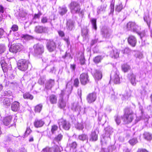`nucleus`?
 Wrapping results in <instances>:
<instances>
[{
    "label": "nucleus",
    "mask_w": 152,
    "mask_h": 152,
    "mask_svg": "<svg viewBox=\"0 0 152 152\" xmlns=\"http://www.w3.org/2000/svg\"><path fill=\"white\" fill-rule=\"evenodd\" d=\"M72 89V87L70 86L68 87V84L66 85L65 90L61 91L59 95L58 104V107L61 109L64 108L66 106V101L69 98V95L71 94Z\"/></svg>",
    "instance_id": "nucleus-1"
},
{
    "label": "nucleus",
    "mask_w": 152,
    "mask_h": 152,
    "mask_svg": "<svg viewBox=\"0 0 152 152\" xmlns=\"http://www.w3.org/2000/svg\"><path fill=\"white\" fill-rule=\"evenodd\" d=\"M134 116L135 115L131 109L129 108H126L124 110V113L122 120L124 124H128L132 122Z\"/></svg>",
    "instance_id": "nucleus-2"
},
{
    "label": "nucleus",
    "mask_w": 152,
    "mask_h": 152,
    "mask_svg": "<svg viewBox=\"0 0 152 152\" xmlns=\"http://www.w3.org/2000/svg\"><path fill=\"white\" fill-rule=\"evenodd\" d=\"M7 53L4 54V56H3V54L1 55L0 56V63L2 67V68L4 72H6L8 69L11 70V66L10 63H8L7 64L5 61L6 58Z\"/></svg>",
    "instance_id": "nucleus-3"
},
{
    "label": "nucleus",
    "mask_w": 152,
    "mask_h": 152,
    "mask_svg": "<svg viewBox=\"0 0 152 152\" xmlns=\"http://www.w3.org/2000/svg\"><path fill=\"white\" fill-rule=\"evenodd\" d=\"M71 12L72 14L78 13L80 10V4L77 1H73L69 5Z\"/></svg>",
    "instance_id": "nucleus-4"
},
{
    "label": "nucleus",
    "mask_w": 152,
    "mask_h": 152,
    "mask_svg": "<svg viewBox=\"0 0 152 152\" xmlns=\"http://www.w3.org/2000/svg\"><path fill=\"white\" fill-rule=\"evenodd\" d=\"M30 65V64L29 62L25 59L19 60L17 63L18 69L22 71H25L27 70Z\"/></svg>",
    "instance_id": "nucleus-5"
},
{
    "label": "nucleus",
    "mask_w": 152,
    "mask_h": 152,
    "mask_svg": "<svg viewBox=\"0 0 152 152\" xmlns=\"http://www.w3.org/2000/svg\"><path fill=\"white\" fill-rule=\"evenodd\" d=\"M58 123L60 128L61 127L65 130H69L70 128L71 124L69 122L62 118L58 120Z\"/></svg>",
    "instance_id": "nucleus-6"
},
{
    "label": "nucleus",
    "mask_w": 152,
    "mask_h": 152,
    "mask_svg": "<svg viewBox=\"0 0 152 152\" xmlns=\"http://www.w3.org/2000/svg\"><path fill=\"white\" fill-rule=\"evenodd\" d=\"M34 53L36 55H41L44 53V48L43 45L42 44L37 43L33 46Z\"/></svg>",
    "instance_id": "nucleus-7"
},
{
    "label": "nucleus",
    "mask_w": 152,
    "mask_h": 152,
    "mask_svg": "<svg viewBox=\"0 0 152 152\" xmlns=\"http://www.w3.org/2000/svg\"><path fill=\"white\" fill-rule=\"evenodd\" d=\"M126 26L128 30L134 32H137L140 29V27L134 22H129L127 24Z\"/></svg>",
    "instance_id": "nucleus-8"
},
{
    "label": "nucleus",
    "mask_w": 152,
    "mask_h": 152,
    "mask_svg": "<svg viewBox=\"0 0 152 152\" xmlns=\"http://www.w3.org/2000/svg\"><path fill=\"white\" fill-rule=\"evenodd\" d=\"M119 73L116 69H115L111 72L110 78L113 80L115 84H118L120 83V78L119 77Z\"/></svg>",
    "instance_id": "nucleus-9"
},
{
    "label": "nucleus",
    "mask_w": 152,
    "mask_h": 152,
    "mask_svg": "<svg viewBox=\"0 0 152 152\" xmlns=\"http://www.w3.org/2000/svg\"><path fill=\"white\" fill-rule=\"evenodd\" d=\"M105 132L104 135L103 136V138H102L101 142L103 143L104 142L106 143V142L105 141V140L106 138L107 139H110V136L111 134L113 132V129L110 126H108L105 129Z\"/></svg>",
    "instance_id": "nucleus-10"
},
{
    "label": "nucleus",
    "mask_w": 152,
    "mask_h": 152,
    "mask_svg": "<svg viewBox=\"0 0 152 152\" xmlns=\"http://www.w3.org/2000/svg\"><path fill=\"white\" fill-rule=\"evenodd\" d=\"M97 94L94 91L88 94L86 96V100L89 104L93 103L96 100Z\"/></svg>",
    "instance_id": "nucleus-11"
},
{
    "label": "nucleus",
    "mask_w": 152,
    "mask_h": 152,
    "mask_svg": "<svg viewBox=\"0 0 152 152\" xmlns=\"http://www.w3.org/2000/svg\"><path fill=\"white\" fill-rule=\"evenodd\" d=\"M80 79L81 83L85 85L89 82V78L87 73H83L80 75Z\"/></svg>",
    "instance_id": "nucleus-12"
},
{
    "label": "nucleus",
    "mask_w": 152,
    "mask_h": 152,
    "mask_svg": "<svg viewBox=\"0 0 152 152\" xmlns=\"http://www.w3.org/2000/svg\"><path fill=\"white\" fill-rule=\"evenodd\" d=\"M46 47L49 52H53L56 50V44L53 40H49L47 42Z\"/></svg>",
    "instance_id": "nucleus-13"
},
{
    "label": "nucleus",
    "mask_w": 152,
    "mask_h": 152,
    "mask_svg": "<svg viewBox=\"0 0 152 152\" xmlns=\"http://www.w3.org/2000/svg\"><path fill=\"white\" fill-rule=\"evenodd\" d=\"M99 133V129L97 128L92 130L90 135L89 140L91 141H95L98 139V134Z\"/></svg>",
    "instance_id": "nucleus-14"
},
{
    "label": "nucleus",
    "mask_w": 152,
    "mask_h": 152,
    "mask_svg": "<svg viewBox=\"0 0 152 152\" xmlns=\"http://www.w3.org/2000/svg\"><path fill=\"white\" fill-rule=\"evenodd\" d=\"M22 47V45L20 44H15L11 46L9 48V50L10 52L16 53L20 51L21 50Z\"/></svg>",
    "instance_id": "nucleus-15"
},
{
    "label": "nucleus",
    "mask_w": 152,
    "mask_h": 152,
    "mask_svg": "<svg viewBox=\"0 0 152 152\" xmlns=\"http://www.w3.org/2000/svg\"><path fill=\"white\" fill-rule=\"evenodd\" d=\"M136 74H134L133 72H130L128 74L129 79L132 85L135 86L137 84V81L136 80Z\"/></svg>",
    "instance_id": "nucleus-16"
},
{
    "label": "nucleus",
    "mask_w": 152,
    "mask_h": 152,
    "mask_svg": "<svg viewBox=\"0 0 152 152\" xmlns=\"http://www.w3.org/2000/svg\"><path fill=\"white\" fill-rule=\"evenodd\" d=\"M47 28L42 26H36L34 29V31L38 33H45L47 31Z\"/></svg>",
    "instance_id": "nucleus-17"
},
{
    "label": "nucleus",
    "mask_w": 152,
    "mask_h": 152,
    "mask_svg": "<svg viewBox=\"0 0 152 152\" xmlns=\"http://www.w3.org/2000/svg\"><path fill=\"white\" fill-rule=\"evenodd\" d=\"M102 34L104 37L106 39H110L112 37V32L110 30L106 29L102 31Z\"/></svg>",
    "instance_id": "nucleus-18"
},
{
    "label": "nucleus",
    "mask_w": 152,
    "mask_h": 152,
    "mask_svg": "<svg viewBox=\"0 0 152 152\" xmlns=\"http://www.w3.org/2000/svg\"><path fill=\"white\" fill-rule=\"evenodd\" d=\"M75 22L73 20L70 19L68 20L66 23L67 30L69 31H71L75 27Z\"/></svg>",
    "instance_id": "nucleus-19"
},
{
    "label": "nucleus",
    "mask_w": 152,
    "mask_h": 152,
    "mask_svg": "<svg viewBox=\"0 0 152 152\" xmlns=\"http://www.w3.org/2000/svg\"><path fill=\"white\" fill-rule=\"evenodd\" d=\"M128 41L129 44L132 47L135 46L137 43V40L134 36H130L128 38Z\"/></svg>",
    "instance_id": "nucleus-20"
},
{
    "label": "nucleus",
    "mask_w": 152,
    "mask_h": 152,
    "mask_svg": "<svg viewBox=\"0 0 152 152\" xmlns=\"http://www.w3.org/2000/svg\"><path fill=\"white\" fill-rule=\"evenodd\" d=\"M44 121L42 119H36L34 122V125L36 128L42 126L44 124Z\"/></svg>",
    "instance_id": "nucleus-21"
},
{
    "label": "nucleus",
    "mask_w": 152,
    "mask_h": 152,
    "mask_svg": "<svg viewBox=\"0 0 152 152\" xmlns=\"http://www.w3.org/2000/svg\"><path fill=\"white\" fill-rule=\"evenodd\" d=\"M54 84V80L50 79L46 83L45 88L47 89H50Z\"/></svg>",
    "instance_id": "nucleus-22"
},
{
    "label": "nucleus",
    "mask_w": 152,
    "mask_h": 152,
    "mask_svg": "<svg viewBox=\"0 0 152 152\" xmlns=\"http://www.w3.org/2000/svg\"><path fill=\"white\" fill-rule=\"evenodd\" d=\"M92 74L94 77L97 80H100L102 78V72L99 70H95L94 72L92 73Z\"/></svg>",
    "instance_id": "nucleus-23"
},
{
    "label": "nucleus",
    "mask_w": 152,
    "mask_h": 152,
    "mask_svg": "<svg viewBox=\"0 0 152 152\" xmlns=\"http://www.w3.org/2000/svg\"><path fill=\"white\" fill-rule=\"evenodd\" d=\"M112 51H111L110 53V56L112 58H117L119 57V51L117 49H112Z\"/></svg>",
    "instance_id": "nucleus-24"
},
{
    "label": "nucleus",
    "mask_w": 152,
    "mask_h": 152,
    "mask_svg": "<svg viewBox=\"0 0 152 152\" xmlns=\"http://www.w3.org/2000/svg\"><path fill=\"white\" fill-rule=\"evenodd\" d=\"M12 119V116L11 115L6 117L3 119V123L4 125L8 126L10 123Z\"/></svg>",
    "instance_id": "nucleus-25"
},
{
    "label": "nucleus",
    "mask_w": 152,
    "mask_h": 152,
    "mask_svg": "<svg viewBox=\"0 0 152 152\" xmlns=\"http://www.w3.org/2000/svg\"><path fill=\"white\" fill-rule=\"evenodd\" d=\"M11 108L13 111H18L19 110V103L16 101L13 102L11 104Z\"/></svg>",
    "instance_id": "nucleus-26"
},
{
    "label": "nucleus",
    "mask_w": 152,
    "mask_h": 152,
    "mask_svg": "<svg viewBox=\"0 0 152 152\" xmlns=\"http://www.w3.org/2000/svg\"><path fill=\"white\" fill-rule=\"evenodd\" d=\"M68 10L65 6L60 7L58 8V13L61 16L65 15L67 12Z\"/></svg>",
    "instance_id": "nucleus-27"
},
{
    "label": "nucleus",
    "mask_w": 152,
    "mask_h": 152,
    "mask_svg": "<svg viewBox=\"0 0 152 152\" xmlns=\"http://www.w3.org/2000/svg\"><path fill=\"white\" fill-rule=\"evenodd\" d=\"M143 19L144 21L146 23L148 28H149L150 27L151 19L149 18L148 14V13L145 14L143 17Z\"/></svg>",
    "instance_id": "nucleus-28"
},
{
    "label": "nucleus",
    "mask_w": 152,
    "mask_h": 152,
    "mask_svg": "<svg viewBox=\"0 0 152 152\" xmlns=\"http://www.w3.org/2000/svg\"><path fill=\"white\" fill-rule=\"evenodd\" d=\"M107 4L106 3H103L97 8V13L99 14L101 12L104 11L107 7Z\"/></svg>",
    "instance_id": "nucleus-29"
},
{
    "label": "nucleus",
    "mask_w": 152,
    "mask_h": 152,
    "mask_svg": "<svg viewBox=\"0 0 152 152\" xmlns=\"http://www.w3.org/2000/svg\"><path fill=\"white\" fill-rule=\"evenodd\" d=\"M49 100L52 104H55L57 101V97L56 95L52 94L49 97Z\"/></svg>",
    "instance_id": "nucleus-30"
},
{
    "label": "nucleus",
    "mask_w": 152,
    "mask_h": 152,
    "mask_svg": "<svg viewBox=\"0 0 152 152\" xmlns=\"http://www.w3.org/2000/svg\"><path fill=\"white\" fill-rule=\"evenodd\" d=\"M103 59V57L102 56H98L93 58V61L95 63L97 64L101 62Z\"/></svg>",
    "instance_id": "nucleus-31"
},
{
    "label": "nucleus",
    "mask_w": 152,
    "mask_h": 152,
    "mask_svg": "<svg viewBox=\"0 0 152 152\" xmlns=\"http://www.w3.org/2000/svg\"><path fill=\"white\" fill-rule=\"evenodd\" d=\"M12 98H5L3 101L4 104L6 106H8L10 105L12 101Z\"/></svg>",
    "instance_id": "nucleus-32"
},
{
    "label": "nucleus",
    "mask_w": 152,
    "mask_h": 152,
    "mask_svg": "<svg viewBox=\"0 0 152 152\" xmlns=\"http://www.w3.org/2000/svg\"><path fill=\"white\" fill-rule=\"evenodd\" d=\"M17 14V17L18 19L20 18H24L27 14L26 13L23 11H20L18 12Z\"/></svg>",
    "instance_id": "nucleus-33"
},
{
    "label": "nucleus",
    "mask_w": 152,
    "mask_h": 152,
    "mask_svg": "<svg viewBox=\"0 0 152 152\" xmlns=\"http://www.w3.org/2000/svg\"><path fill=\"white\" fill-rule=\"evenodd\" d=\"M78 139L84 141L86 140L88 142V137L87 135L85 134H82L78 136Z\"/></svg>",
    "instance_id": "nucleus-34"
},
{
    "label": "nucleus",
    "mask_w": 152,
    "mask_h": 152,
    "mask_svg": "<svg viewBox=\"0 0 152 152\" xmlns=\"http://www.w3.org/2000/svg\"><path fill=\"white\" fill-rule=\"evenodd\" d=\"M42 107V104H39L35 107L34 110L36 113H39L41 111Z\"/></svg>",
    "instance_id": "nucleus-35"
},
{
    "label": "nucleus",
    "mask_w": 152,
    "mask_h": 152,
    "mask_svg": "<svg viewBox=\"0 0 152 152\" xmlns=\"http://www.w3.org/2000/svg\"><path fill=\"white\" fill-rule=\"evenodd\" d=\"M6 48L3 44H0V56L1 55L4 54L6 52Z\"/></svg>",
    "instance_id": "nucleus-36"
},
{
    "label": "nucleus",
    "mask_w": 152,
    "mask_h": 152,
    "mask_svg": "<svg viewBox=\"0 0 152 152\" xmlns=\"http://www.w3.org/2000/svg\"><path fill=\"white\" fill-rule=\"evenodd\" d=\"M123 8L122 4L121 2L116 5L115 10L118 12H120Z\"/></svg>",
    "instance_id": "nucleus-37"
},
{
    "label": "nucleus",
    "mask_w": 152,
    "mask_h": 152,
    "mask_svg": "<svg viewBox=\"0 0 152 152\" xmlns=\"http://www.w3.org/2000/svg\"><path fill=\"white\" fill-rule=\"evenodd\" d=\"M88 32L89 30L86 27L82 29V35L83 37H86L88 35Z\"/></svg>",
    "instance_id": "nucleus-38"
},
{
    "label": "nucleus",
    "mask_w": 152,
    "mask_h": 152,
    "mask_svg": "<svg viewBox=\"0 0 152 152\" xmlns=\"http://www.w3.org/2000/svg\"><path fill=\"white\" fill-rule=\"evenodd\" d=\"M30 80V78L27 75H25L23 76L21 79V83H27Z\"/></svg>",
    "instance_id": "nucleus-39"
},
{
    "label": "nucleus",
    "mask_w": 152,
    "mask_h": 152,
    "mask_svg": "<svg viewBox=\"0 0 152 152\" xmlns=\"http://www.w3.org/2000/svg\"><path fill=\"white\" fill-rule=\"evenodd\" d=\"M21 37H22L24 39L27 41L33 39V38L32 36L27 34L22 35Z\"/></svg>",
    "instance_id": "nucleus-40"
},
{
    "label": "nucleus",
    "mask_w": 152,
    "mask_h": 152,
    "mask_svg": "<svg viewBox=\"0 0 152 152\" xmlns=\"http://www.w3.org/2000/svg\"><path fill=\"white\" fill-rule=\"evenodd\" d=\"M23 97L25 99H29L30 100H32L33 98V96L28 93L23 94Z\"/></svg>",
    "instance_id": "nucleus-41"
},
{
    "label": "nucleus",
    "mask_w": 152,
    "mask_h": 152,
    "mask_svg": "<svg viewBox=\"0 0 152 152\" xmlns=\"http://www.w3.org/2000/svg\"><path fill=\"white\" fill-rule=\"evenodd\" d=\"M122 69L124 72H126L130 69V67L126 64H124L122 66Z\"/></svg>",
    "instance_id": "nucleus-42"
},
{
    "label": "nucleus",
    "mask_w": 152,
    "mask_h": 152,
    "mask_svg": "<svg viewBox=\"0 0 152 152\" xmlns=\"http://www.w3.org/2000/svg\"><path fill=\"white\" fill-rule=\"evenodd\" d=\"M144 136L145 138L148 140H151L152 139V135L148 132H145L144 134Z\"/></svg>",
    "instance_id": "nucleus-43"
},
{
    "label": "nucleus",
    "mask_w": 152,
    "mask_h": 152,
    "mask_svg": "<svg viewBox=\"0 0 152 152\" xmlns=\"http://www.w3.org/2000/svg\"><path fill=\"white\" fill-rule=\"evenodd\" d=\"M91 22L92 25V28L96 30L97 29L96 19L94 18L92 19L91 20Z\"/></svg>",
    "instance_id": "nucleus-44"
},
{
    "label": "nucleus",
    "mask_w": 152,
    "mask_h": 152,
    "mask_svg": "<svg viewBox=\"0 0 152 152\" xmlns=\"http://www.w3.org/2000/svg\"><path fill=\"white\" fill-rule=\"evenodd\" d=\"M58 129V127L56 125H53L51 126V132L52 134H55L56 131Z\"/></svg>",
    "instance_id": "nucleus-45"
},
{
    "label": "nucleus",
    "mask_w": 152,
    "mask_h": 152,
    "mask_svg": "<svg viewBox=\"0 0 152 152\" xmlns=\"http://www.w3.org/2000/svg\"><path fill=\"white\" fill-rule=\"evenodd\" d=\"M63 137L62 134H59L55 137L54 140L57 141H60L62 139Z\"/></svg>",
    "instance_id": "nucleus-46"
},
{
    "label": "nucleus",
    "mask_w": 152,
    "mask_h": 152,
    "mask_svg": "<svg viewBox=\"0 0 152 152\" xmlns=\"http://www.w3.org/2000/svg\"><path fill=\"white\" fill-rule=\"evenodd\" d=\"M1 95L2 96H11L12 95V92L10 91H4L3 93H2Z\"/></svg>",
    "instance_id": "nucleus-47"
},
{
    "label": "nucleus",
    "mask_w": 152,
    "mask_h": 152,
    "mask_svg": "<svg viewBox=\"0 0 152 152\" xmlns=\"http://www.w3.org/2000/svg\"><path fill=\"white\" fill-rule=\"evenodd\" d=\"M77 146V142L75 141L72 142L71 144H70V147L71 149H75L76 148Z\"/></svg>",
    "instance_id": "nucleus-48"
},
{
    "label": "nucleus",
    "mask_w": 152,
    "mask_h": 152,
    "mask_svg": "<svg viewBox=\"0 0 152 152\" xmlns=\"http://www.w3.org/2000/svg\"><path fill=\"white\" fill-rule=\"evenodd\" d=\"M139 30L138 31V32L136 33L140 36V38L142 39L143 37L146 36V34L144 31H142L141 32H139Z\"/></svg>",
    "instance_id": "nucleus-49"
},
{
    "label": "nucleus",
    "mask_w": 152,
    "mask_h": 152,
    "mask_svg": "<svg viewBox=\"0 0 152 152\" xmlns=\"http://www.w3.org/2000/svg\"><path fill=\"white\" fill-rule=\"evenodd\" d=\"M79 79L77 78L75 79L74 80L73 85L76 87H77L79 86Z\"/></svg>",
    "instance_id": "nucleus-50"
},
{
    "label": "nucleus",
    "mask_w": 152,
    "mask_h": 152,
    "mask_svg": "<svg viewBox=\"0 0 152 152\" xmlns=\"http://www.w3.org/2000/svg\"><path fill=\"white\" fill-rule=\"evenodd\" d=\"M122 117L117 116L115 119V121L117 125H119L121 122V120L122 119Z\"/></svg>",
    "instance_id": "nucleus-51"
},
{
    "label": "nucleus",
    "mask_w": 152,
    "mask_h": 152,
    "mask_svg": "<svg viewBox=\"0 0 152 152\" xmlns=\"http://www.w3.org/2000/svg\"><path fill=\"white\" fill-rule=\"evenodd\" d=\"M80 62L81 65H83L85 63V59L84 56L81 55L80 57Z\"/></svg>",
    "instance_id": "nucleus-52"
},
{
    "label": "nucleus",
    "mask_w": 152,
    "mask_h": 152,
    "mask_svg": "<svg viewBox=\"0 0 152 152\" xmlns=\"http://www.w3.org/2000/svg\"><path fill=\"white\" fill-rule=\"evenodd\" d=\"M129 142L131 145H134L137 143V140L136 138H134L130 140Z\"/></svg>",
    "instance_id": "nucleus-53"
},
{
    "label": "nucleus",
    "mask_w": 152,
    "mask_h": 152,
    "mask_svg": "<svg viewBox=\"0 0 152 152\" xmlns=\"http://www.w3.org/2000/svg\"><path fill=\"white\" fill-rule=\"evenodd\" d=\"M73 108L74 109L75 111L79 112L80 111V107L78 104H74Z\"/></svg>",
    "instance_id": "nucleus-54"
},
{
    "label": "nucleus",
    "mask_w": 152,
    "mask_h": 152,
    "mask_svg": "<svg viewBox=\"0 0 152 152\" xmlns=\"http://www.w3.org/2000/svg\"><path fill=\"white\" fill-rule=\"evenodd\" d=\"M142 91L141 93L142 95H145L147 94L146 88L145 86H142Z\"/></svg>",
    "instance_id": "nucleus-55"
},
{
    "label": "nucleus",
    "mask_w": 152,
    "mask_h": 152,
    "mask_svg": "<svg viewBox=\"0 0 152 152\" xmlns=\"http://www.w3.org/2000/svg\"><path fill=\"white\" fill-rule=\"evenodd\" d=\"M18 27L17 25L14 24L12 26L11 28V30L13 31H16L18 30Z\"/></svg>",
    "instance_id": "nucleus-56"
},
{
    "label": "nucleus",
    "mask_w": 152,
    "mask_h": 152,
    "mask_svg": "<svg viewBox=\"0 0 152 152\" xmlns=\"http://www.w3.org/2000/svg\"><path fill=\"white\" fill-rule=\"evenodd\" d=\"M48 19L46 17H42L41 19V22L42 23L44 24L48 22Z\"/></svg>",
    "instance_id": "nucleus-57"
},
{
    "label": "nucleus",
    "mask_w": 152,
    "mask_h": 152,
    "mask_svg": "<svg viewBox=\"0 0 152 152\" xmlns=\"http://www.w3.org/2000/svg\"><path fill=\"white\" fill-rule=\"evenodd\" d=\"M43 152H51V148L48 147H46L42 149Z\"/></svg>",
    "instance_id": "nucleus-58"
},
{
    "label": "nucleus",
    "mask_w": 152,
    "mask_h": 152,
    "mask_svg": "<svg viewBox=\"0 0 152 152\" xmlns=\"http://www.w3.org/2000/svg\"><path fill=\"white\" fill-rule=\"evenodd\" d=\"M54 152H60L59 147L58 145H54L53 147Z\"/></svg>",
    "instance_id": "nucleus-59"
},
{
    "label": "nucleus",
    "mask_w": 152,
    "mask_h": 152,
    "mask_svg": "<svg viewBox=\"0 0 152 152\" xmlns=\"http://www.w3.org/2000/svg\"><path fill=\"white\" fill-rule=\"evenodd\" d=\"M31 130L29 128L27 127V128L26 130L25 133V136H27L31 132Z\"/></svg>",
    "instance_id": "nucleus-60"
},
{
    "label": "nucleus",
    "mask_w": 152,
    "mask_h": 152,
    "mask_svg": "<svg viewBox=\"0 0 152 152\" xmlns=\"http://www.w3.org/2000/svg\"><path fill=\"white\" fill-rule=\"evenodd\" d=\"M45 80L44 79H42V78H39L38 81V83L39 84L41 85H42L44 83Z\"/></svg>",
    "instance_id": "nucleus-61"
},
{
    "label": "nucleus",
    "mask_w": 152,
    "mask_h": 152,
    "mask_svg": "<svg viewBox=\"0 0 152 152\" xmlns=\"http://www.w3.org/2000/svg\"><path fill=\"white\" fill-rule=\"evenodd\" d=\"M58 33L60 36L61 37H64V36L65 34L63 31H58Z\"/></svg>",
    "instance_id": "nucleus-62"
},
{
    "label": "nucleus",
    "mask_w": 152,
    "mask_h": 152,
    "mask_svg": "<svg viewBox=\"0 0 152 152\" xmlns=\"http://www.w3.org/2000/svg\"><path fill=\"white\" fill-rule=\"evenodd\" d=\"M69 39V38L68 37H65L64 38V40L66 42L68 46L70 43Z\"/></svg>",
    "instance_id": "nucleus-63"
},
{
    "label": "nucleus",
    "mask_w": 152,
    "mask_h": 152,
    "mask_svg": "<svg viewBox=\"0 0 152 152\" xmlns=\"http://www.w3.org/2000/svg\"><path fill=\"white\" fill-rule=\"evenodd\" d=\"M137 152H148V151L145 149H139Z\"/></svg>",
    "instance_id": "nucleus-64"
}]
</instances>
